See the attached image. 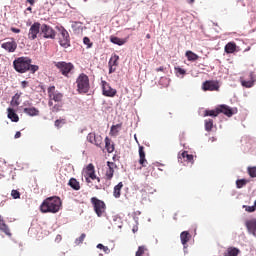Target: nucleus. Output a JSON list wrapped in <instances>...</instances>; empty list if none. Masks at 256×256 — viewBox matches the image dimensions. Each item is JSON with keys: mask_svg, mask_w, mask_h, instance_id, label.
<instances>
[{"mask_svg": "<svg viewBox=\"0 0 256 256\" xmlns=\"http://www.w3.org/2000/svg\"><path fill=\"white\" fill-rule=\"evenodd\" d=\"M236 51V44L235 42H228L225 45V53L233 54Z\"/></svg>", "mask_w": 256, "mask_h": 256, "instance_id": "c756f323", "label": "nucleus"}, {"mask_svg": "<svg viewBox=\"0 0 256 256\" xmlns=\"http://www.w3.org/2000/svg\"><path fill=\"white\" fill-rule=\"evenodd\" d=\"M175 70H176V73L179 74V75H185L186 74V71L183 68H175Z\"/></svg>", "mask_w": 256, "mask_h": 256, "instance_id": "de8ad7c7", "label": "nucleus"}, {"mask_svg": "<svg viewBox=\"0 0 256 256\" xmlns=\"http://www.w3.org/2000/svg\"><path fill=\"white\" fill-rule=\"evenodd\" d=\"M62 124H66V120L65 119H59L55 121V126L57 128H60Z\"/></svg>", "mask_w": 256, "mask_h": 256, "instance_id": "a18cd8bd", "label": "nucleus"}, {"mask_svg": "<svg viewBox=\"0 0 256 256\" xmlns=\"http://www.w3.org/2000/svg\"><path fill=\"white\" fill-rule=\"evenodd\" d=\"M121 129H122V123H118L116 125H112L110 127V133H109L110 136L116 137L118 135V133H119V130H121Z\"/></svg>", "mask_w": 256, "mask_h": 256, "instance_id": "cd10ccee", "label": "nucleus"}, {"mask_svg": "<svg viewBox=\"0 0 256 256\" xmlns=\"http://www.w3.org/2000/svg\"><path fill=\"white\" fill-rule=\"evenodd\" d=\"M86 175L88 178H86L87 183H90V180H96L98 183L101 182V179L96 176L95 166L94 164H88L85 170Z\"/></svg>", "mask_w": 256, "mask_h": 256, "instance_id": "9d476101", "label": "nucleus"}, {"mask_svg": "<svg viewBox=\"0 0 256 256\" xmlns=\"http://www.w3.org/2000/svg\"><path fill=\"white\" fill-rule=\"evenodd\" d=\"M254 207L256 208V200H255V202H254Z\"/></svg>", "mask_w": 256, "mask_h": 256, "instance_id": "e2e57ef3", "label": "nucleus"}, {"mask_svg": "<svg viewBox=\"0 0 256 256\" xmlns=\"http://www.w3.org/2000/svg\"><path fill=\"white\" fill-rule=\"evenodd\" d=\"M241 251L239 250V248L230 246L228 247L225 252L223 253V256H239V253Z\"/></svg>", "mask_w": 256, "mask_h": 256, "instance_id": "412c9836", "label": "nucleus"}, {"mask_svg": "<svg viewBox=\"0 0 256 256\" xmlns=\"http://www.w3.org/2000/svg\"><path fill=\"white\" fill-rule=\"evenodd\" d=\"M178 159H183V161L189 162V163H193V155L192 154H188L187 151H183L181 153V155L178 157Z\"/></svg>", "mask_w": 256, "mask_h": 256, "instance_id": "7c9ffc66", "label": "nucleus"}, {"mask_svg": "<svg viewBox=\"0 0 256 256\" xmlns=\"http://www.w3.org/2000/svg\"><path fill=\"white\" fill-rule=\"evenodd\" d=\"M38 70H39V66L31 65V63H29V71H30L32 74H35Z\"/></svg>", "mask_w": 256, "mask_h": 256, "instance_id": "37998d69", "label": "nucleus"}, {"mask_svg": "<svg viewBox=\"0 0 256 256\" xmlns=\"http://www.w3.org/2000/svg\"><path fill=\"white\" fill-rule=\"evenodd\" d=\"M20 98H21V94H15V96H13V99H12V104L14 106H19L21 103Z\"/></svg>", "mask_w": 256, "mask_h": 256, "instance_id": "4c0bfd02", "label": "nucleus"}, {"mask_svg": "<svg viewBox=\"0 0 256 256\" xmlns=\"http://www.w3.org/2000/svg\"><path fill=\"white\" fill-rule=\"evenodd\" d=\"M0 231L8 237L12 236L9 226L6 224L4 218L1 217V215H0Z\"/></svg>", "mask_w": 256, "mask_h": 256, "instance_id": "f3484780", "label": "nucleus"}, {"mask_svg": "<svg viewBox=\"0 0 256 256\" xmlns=\"http://www.w3.org/2000/svg\"><path fill=\"white\" fill-rule=\"evenodd\" d=\"M105 246H103L102 244H99L98 246H96V248L103 250Z\"/></svg>", "mask_w": 256, "mask_h": 256, "instance_id": "4d7b16f0", "label": "nucleus"}, {"mask_svg": "<svg viewBox=\"0 0 256 256\" xmlns=\"http://www.w3.org/2000/svg\"><path fill=\"white\" fill-rule=\"evenodd\" d=\"M62 109H63V104L58 103V104L52 106L51 112H52V113H58V112H60Z\"/></svg>", "mask_w": 256, "mask_h": 256, "instance_id": "58836bf2", "label": "nucleus"}, {"mask_svg": "<svg viewBox=\"0 0 256 256\" xmlns=\"http://www.w3.org/2000/svg\"><path fill=\"white\" fill-rule=\"evenodd\" d=\"M180 239H181L182 245L184 246V248H186L187 243H188V242L190 241V239H191V235H190V233L187 232V231L181 232V234H180Z\"/></svg>", "mask_w": 256, "mask_h": 256, "instance_id": "bb28decb", "label": "nucleus"}, {"mask_svg": "<svg viewBox=\"0 0 256 256\" xmlns=\"http://www.w3.org/2000/svg\"><path fill=\"white\" fill-rule=\"evenodd\" d=\"M1 47L10 53H13L16 50L17 44L14 40H11L2 43Z\"/></svg>", "mask_w": 256, "mask_h": 256, "instance_id": "dca6fc26", "label": "nucleus"}, {"mask_svg": "<svg viewBox=\"0 0 256 256\" xmlns=\"http://www.w3.org/2000/svg\"><path fill=\"white\" fill-rule=\"evenodd\" d=\"M77 92L79 94H87L90 90L89 78L85 73L79 74L76 79Z\"/></svg>", "mask_w": 256, "mask_h": 256, "instance_id": "7ed1b4c3", "label": "nucleus"}, {"mask_svg": "<svg viewBox=\"0 0 256 256\" xmlns=\"http://www.w3.org/2000/svg\"><path fill=\"white\" fill-rule=\"evenodd\" d=\"M135 256H149V250L146 246H138Z\"/></svg>", "mask_w": 256, "mask_h": 256, "instance_id": "2f4dec72", "label": "nucleus"}, {"mask_svg": "<svg viewBox=\"0 0 256 256\" xmlns=\"http://www.w3.org/2000/svg\"><path fill=\"white\" fill-rule=\"evenodd\" d=\"M186 58H188L189 61H197L198 55L195 53H192L191 51H188L185 53Z\"/></svg>", "mask_w": 256, "mask_h": 256, "instance_id": "c9c22d12", "label": "nucleus"}, {"mask_svg": "<svg viewBox=\"0 0 256 256\" xmlns=\"http://www.w3.org/2000/svg\"><path fill=\"white\" fill-rule=\"evenodd\" d=\"M43 37H44V38L55 39L56 34H55V33H51V34L45 33Z\"/></svg>", "mask_w": 256, "mask_h": 256, "instance_id": "09e8293b", "label": "nucleus"}, {"mask_svg": "<svg viewBox=\"0 0 256 256\" xmlns=\"http://www.w3.org/2000/svg\"><path fill=\"white\" fill-rule=\"evenodd\" d=\"M84 44L87 46V48H92L93 47V43L90 42L88 37L84 38Z\"/></svg>", "mask_w": 256, "mask_h": 256, "instance_id": "49530a36", "label": "nucleus"}, {"mask_svg": "<svg viewBox=\"0 0 256 256\" xmlns=\"http://www.w3.org/2000/svg\"><path fill=\"white\" fill-rule=\"evenodd\" d=\"M102 90H103V95L110 98L115 97L117 93V91L113 89L109 83L105 82V80H102Z\"/></svg>", "mask_w": 256, "mask_h": 256, "instance_id": "9b49d317", "label": "nucleus"}, {"mask_svg": "<svg viewBox=\"0 0 256 256\" xmlns=\"http://www.w3.org/2000/svg\"><path fill=\"white\" fill-rule=\"evenodd\" d=\"M246 227L250 233L256 236V218L246 221Z\"/></svg>", "mask_w": 256, "mask_h": 256, "instance_id": "6ab92c4d", "label": "nucleus"}, {"mask_svg": "<svg viewBox=\"0 0 256 256\" xmlns=\"http://www.w3.org/2000/svg\"><path fill=\"white\" fill-rule=\"evenodd\" d=\"M53 33V30H51V27H49L47 24H41L39 22H35L31 27H30V33Z\"/></svg>", "mask_w": 256, "mask_h": 256, "instance_id": "6e6552de", "label": "nucleus"}, {"mask_svg": "<svg viewBox=\"0 0 256 256\" xmlns=\"http://www.w3.org/2000/svg\"><path fill=\"white\" fill-rule=\"evenodd\" d=\"M202 89L204 91H218L219 83L215 82V80H206V82L203 83Z\"/></svg>", "mask_w": 256, "mask_h": 256, "instance_id": "f8f14e48", "label": "nucleus"}, {"mask_svg": "<svg viewBox=\"0 0 256 256\" xmlns=\"http://www.w3.org/2000/svg\"><path fill=\"white\" fill-rule=\"evenodd\" d=\"M11 196L13 199H21V193L17 190H12Z\"/></svg>", "mask_w": 256, "mask_h": 256, "instance_id": "79ce46f5", "label": "nucleus"}, {"mask_svg": "<svg viewBox=\"0 0 256 256\" xmlns=\"http://www.w3.org/2000/svg\"><path fill=\"white\" fill-rule=\"evenodd\" d=\"M48 97H49L48 105L50 107H52L53 106V101L55 103L63 102L64 94L56 91L55 86H50V87H48Z\"/></svg>", "mask_w": 256, "mask_h": 256, "instance_id": "20e7f679", "label": "nucleus"}, {"mask_svg": "<svg viewBox=\"0 0 256 256\" xmlns=\"http://www.w3.org/2000/svg\"><path fill=\"white\" fill-rule=\"evenodd\" d=\"M222 113L226 117H232L234 115V111L232 108L228 107L227 105H222L219 108V114Z\"/></svg>", "mask_w": 256, "mask_h": 256, "instance_id": "aec40b11", "label": "nucleus"}, {"mask_svg": "<svg viewBox=\"0 0 256 256\" xmlns=\"http://www.w3.org/2000/svg\"><path fill=\"white\" fill-rule=\"evenodd\" d=\"M214 122L212 119L205 120V130L211 132L213 130Z\"/></svg>", "mask_w": 256, "mask_h": 256, "instance_id": "f704fd0d", "label": "nucleus"}, {"mask_svg": "<svg viewBox=\"0 0 256 256\" xmlns=\"http://www.w3.org/2000/svg\"><path fill=\"white\" fill-rule=\"evenodd\" d=\"M146 38H147V39H150V38H151V35L147 34Z\"/></svg>", "mask_w": 256, "mask_h": 256, "instance_id": "680f3d73", "label": "nucleus"}, {"mask_svg": "<svg viewBox=\"0 0 256 256\" xmlns=\"http://www.w3.org/2000/svg\"><path fill=\"white\" fill-rule=\"evenodd\" d=\"M248 173L251 178H256V166L248 167Z\"/></svg>", "mask_w": 256, "mask_h": 256, "instance_id": "ea45409f", "label": "nucleus"}, {"mask_svg": "<svg viewBox=\"0 0 256 256\" xmlns=\"http://www.w3.org/2000/svg\"><path fill=\"white\" fill-rule=\"evenodd\" d=\"M87 141L96 147L102 148L103 145V137L100 135H96V133H89L87 136Z\"/></svg>", "mask_w": 256, "mask_h": 256, "instance_id": "1a4fd4ad", "label": "nucleus"}, {"mask_svg": "<svg viewBox=\"0 0 256 256\" xmlns=\"http://www.w3.org/2000/svg\"><path fill=\"white\" fill-rule=\"evenodd\" d=\"M103 251L106 254H109L111 252V250H110V248L108 246H104Z\"/></svg>", "mask_w": 256, "mask_h": 256, "instance_id": "603ef678", "label": "nucleus"}, {"mask_svg": "<svg viewBox=\"0 0 256 256\" xmlns=\"http://www.w3.org/2000/svg\"><path fill=\"white\" fill-rule=\"evenodd\" d=\"M119 56L116 54L111 55L108 66H109V74H113L116 71V67L118 66Z\"/></svg>", "mask_w": 256, "mask_h": 256, "instance_id": "4468645a", "label": "nucleus"}, {"mask_svg": "<svg viewBox=\"0 0 256 256\" xmlns=\"http://www.w3.org/2000/svg\"><path fill=\"white\" fill-rule=\"evenodd\" d=\"M32 60L29 57H18L14 60L13 66L16 72L24 74L29 71Z\"/></svg>", "mask_w": 256, "mask_h": 256, "instance_id": "f03ea898", "label": "nucleus"}, {"mask_svg": "<svg viewBox=\"0 0 256 256\" xmlns=\"http://www.w3.org/2000/svg\"><path fill=\"white\" fill-rule=\"evenodd\" d=\"M155 71H156V72H164V71H165V68H163V67L156 68Z\"/></svg>", "mask_w": 256, "mask_h": 256, "instance_id": "5fc2aeb1", "label": "nucleus"}, {"mask_svg": "<svg viewBox=\"0 0 256 256\" xmlns=\"http://www.w3.org/2000/svg\"><path fill=\"white\" fill-rule=\"evenodd\" d=\"M61 200L57 196L46 198L40 206V210L43 213H58L61 209Z\"/></svg>", "mask_w": 256, "mask_h": 256, "instance_id": "f257e3e1", "label": "nucleus"}, {"mask_svg": "<svg viewBox=\"0 0 256 256\" xmlns=\"http://www.w3.org/2000/svg\"><path fill=\"white\" fill-rule=\"evenodd\" d=\"M243 208L246 209V212H248V213H253L256 211L255 206H243Z\"/></svg>", "mask_w": 256, "mask_h": 256, "instance_id": "c03bdc74", "label": "nucleus"}, {"mask_svg": "<svg viewBox=\"0 0 256 256\" xmlns=\"http://www.w3.org/2000/svg\"><path fill=\"white\" fill-rule=\"evenodd\" d=\"M123 187H124L123 182H119L118 185H116L114 187V192H112V194H113L115 199L121 198V195H122L121 192H122Z\"/></svg>", "mask_w": 256, "mask_h": 256, "instance_id": "5701e85b", "label": "nucleus"}, {"mask_svg": "<svg viewBox=\"0 0 256 256\" xmlns=\"http://www.w3.org/2000/svg\"><path fill=\"white\" fill-rule=\"evenodd\" d=\"M84 29H87V28H85V25H83V23L81 22H74L72 24V31L74 33H83Z\"/></svg>", "mask_w": 256, "mask_h": 256, "instance_id": "393cba45", "label": "nucleus"}, {"mask_svg": "<svg viewBox=\"0 0 256 256\" xmlns=\"http://www.w3.org/2000/svg\"><path fill=\"white\" fill-rule=\"evenodd\" d=\"M107 169L105 172V179L107 181H111L114 177L115 169H117V165L113 162H107Z\"/></svg>", "mask_w": 256, "mask_h": 256, "instance_id": "ddd939ff", "label": "nucleus"}, {"mask_svg": "<svg viewBox=\"0 0 256 256\" xmlns=\"http://www.w3.org/2000/svg\"><path fill=\"white\" fill-rule=\"evenodd\" d=\"M7 117L11 119L12 122H19L20 117L15 113V110L13 108H7Z\"/></svg>", "mask_w": 256, "mask_h": 256, "instance_id": "4be33fe9", "label": "nucleus"}, {"mask_svg": "<svg viewBox=\"0 0 256 256\" xmlns=\"http://www.w3.org/2000/svg\"><path fill=\"white\" fill-rule=\"evenodd\" d=\"M91 204L93 205L94 212L96 213V215H98V217H102L107 210L106 204L97 197L91 198Z\"/></svg>", "mask_w": 256, "mask_h": 256, "instance_id": "423d86ee", "label": "nucleus"}, {"mask_svg": "<svg viewBox=\"0 0 256 256\" xmlns=\"http://www.w3.org/2000/svg\"><path fill=\"white\" fill-rule=\"evenodd\" d=\"M139 164L142 165V168L146 167L147 164V160H146V154L144 151V147L143 146H139Z\"/></svg>", "mask_w": 256, "mask_h": 256, "instance_id": "a211bd4d", "label": "nucleus"}, {"mask_svg": "<svg viewBox=\"0 0 256 256\" xmlns=\"http://www.w3.org/2000/svg\"><path fill=\"white\" fill-rule=\"evenodd\" d=\"M240 83H241V86L243 88H246V89H250L252 88L253 86H255V83H256V75H255V72H249V73H246L244 74L241 78H240Z\"/></svg>", "mask_w": 256, "mask_h": 256, "instance_id": "39448f33", "label": "nucleus"}, {"mask_svg": "<svg viewBox=\"0 0 256 256\" xmlns=\"http://www.w3.org/2000/svg\"><path fill=\"white\" fill-rule=\"evenodd\" d=\"M127 40L128 38H118V37H114V36H111L110 37V42L112 44H115V45H118V46H123L127 43Z\"/></svg>", "mask_w": 256, "mask_h": 256, "instance_id": "a878e982", "label": "nucleus"}, {"mask_svg": "<svg viewBox=\"0 0 256 256\" xmlns=\"http://www.w3.org/2000/svg\"><path fill=\"white\" fill-rule=\"evenodd\" d=\"M55 66L59 70V72L65 77H68L71 71L74 69V66L71 62H55Z\"/></svg>", "mask_w": 256, "mask_h": 256, "instance_id": "0eeeda50", "label": "nucleus"}, {"mask_svg": "<svg viewBox=\"0 0 256 256\" xmlns=\"http://www.w3.org/2000/svg\"><path fill=\"white\" fill-rule=\"evenodd\" d=\"M30 5H35V0H26Z\"/></svg>", "mask_w": 256, "mask_h": 256, "instance_id": "6e6d98bb", "label": "nucleus"}, {"mask_svg": "<svg viewBox=\"0 0 256 256\" xmlns=\"http://www.w3.org/2000/svg\"><path fill=\"white\" fill-rule=\"evenodd\" d=\"M27 11H29L30 13H32V11H33V8H31V7H28V8H27Z\"/></svg>", "mask_w": 256, "mask_h": 256, "instance_id": "052dcab7", "label": "nucleus"}, {"mask_svg": "<svg viewBox=\"0 0 256 256\" xmlns=\"http://www.w3.org/2000/svg\"><path fill=\"white\" fill-rule=\"evenodd\" d=\"M59 43L61 47H70V36L69 33H60L59 34Z\"/></svg>", "mask_w": 256, "mask_h": 256, "instance_id": "2eb2a0df", "label": "nucleus"}, {"mask_svg": "<svg viewBox=\"0 0 256 256\" xmlns=\"http://www.w3.org/2000/svg\"><path fill=\"white\" fill-rule=\"evenodd\" d=\"M188 3H189L190 5H193V3H195V0H189Z\"/></svg>", "mask_w": 256, "mask_h": 256, "instance_id": "bf43d9fd", "label": "nucleus"}, {"mask_svg": "<svg viewBox=\"0 0 256 256\" xmlns=\"http://www.w3.org/2000/svg\"><path fill=\"white\" fill-rule=\"evenodd\" d=\"M28 38H29L31 41H33V40H35V39L37 38V34H36V33H29V34H28Z\"/></svg>", "mask_w": 256, "mask_h": 256, "instance_id": "8fccbe9b", "label": "nucleus"}, {"mask_svg": "<svg viewBox=\"0 0 256 256\" xmlns=\"http://www.w3.org/2000/svg\"><path fill=\"white\" fill-rule=\"evenodd\" d=\"M28 87V82L26 80L21 82V88L26 89Z\"/></svg>", "mask_w": 256, "mask_h": 256, "instance_id": "3c124183", "label": "nucleus"}, {"mask_svg": "<svg viewBox=\"0 0 256 256\" xmlns=\"http://www.w3.org/2000/svg\"><path fill=\"white\" fill-rule=\"evenodd\" d=\"M21 132L20 131H18V132H16V134H15V139H19V138H21Z\"/></svg>", "mask_w": 256, "mask_h": 256, "instance_id": "864d4df0", "label": "nucleus"}, {"mask_svg": "<svg viewBox=\"0 0 256 256\" xmlns=\"http://www.w3.org/2000/svg\"><path fill=\"white\" fill-rule=\"evenodd\" d=\"M220 114L219 112V108L215 109V110H205V117H218Z\"/></svg>", "mask_w": 256, "mask_h": 256, "instance_id": "72a5a7b5", "label": "nucleus"}, {"mask_svg": "<svg viewBox=\"0 0 256 256\" xmlns=\"http://www.w3.org/2000/svg\"><path fill=\"white\" fill-rule=\"evenodd\" d=\"M68 185H70L75 191H79L81 189L80 182L76 178H71L68 181Z\"/></svg>", "mask_w": 256, "mask_h": 256, "instance_id": "473e14b6", "label": "nucleus"}, {"mask_svg": "<svg viewBox=\"0 0 256 256\" xmlns=\"http://www.w3.org/2000/svg\"><path fill=\"white\" fill-rule=\"evenodd\" d=\"M11 31H13L14 33H19V29L12 28Z\"/></svg>", "mask_w": 256, "mask_h": 256, "instance_id": "13d9d810", "label": "nucleus"}, {"mask_svg": "<svg viewBox=\"0 0 256 256\" xmlns=\"http://www.w3.org/2000/svg\"><path fill=\"white\" fill-rule=\"evenodd\" d=\"M249 183V181L247 179H238L236 181V186L238 189H241L243 188L244 186H246L247 184Z\"/></svg>", "mask_w": 256, "mask_h": 256, "instance_id": "e433bc0d", "label": "nucleus"}, {"mask_svg": "<svg viewBox=\"0 0 256 256\" xmlns=\"http://www.w3.org/2000/svg\"><path fill=\"white\" fill-rule=\"evenodd\" d=\"M85 238H86V234H85V233H81V235L79 236V238L76 239L75 243H76L77 245L82 244L83 241L85 240Z\"/></svg>", "mask_w": 256, "mask_h": 256, "instance_id": "a19ab883", "label": "nucleus"}, {"mask_svg": "<svg viewBox=\"0 0 256 256\" xmlns=\"http://www.w3.org/2000/svg\"><path fill=\"white\" fill-rule=\"evenodd\" d=\"M105 148L109 154L113 153L115 150V146L108 136L105 137Z\"/></svg>", "mask_w": 256, "mask_h": 256, "instance_id": "c85d7f7f", "label": "nucleus"}, {"mask_svg": "<svg viewBox=\"0 0 256 256\" xmlns=\"http://www.w3.org/2000/svg\"><path fill=\"white\" fill-rule=\"evenodd\" d=\"M24 113L30 117H38L40 115V111L38 108H24Z\"/></svg>", "mask_w": 256, "mask_h": 256, "instance_id": "b1692460", "label": "nucleus"}]
</instances>
